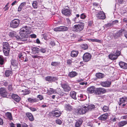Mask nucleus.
Segmentation results:
<instances>
[{
  "label": "nucleus",
  "mask_w": 127,
  "mask_h": 127,
  "mask_svg": "<svg viewBox=\"0 0 127 127\" xmlns=\"http://www.w3.org/2000/svg\"><path fill=\"white\" fill-rule=\"evenodd\" d=\"M31 28L27 26L23 27L20 30V36L16 35L15 36L18 40L22 41H26L27 39L28 34L31 33Z\"/></svg>",
  "instance_id": "f257e3e1"
},
{
  "label": "nucleus",
  "mask_w": 127,
  "mask_h": 127,
  "mask_svg": "<svg viewBox=\"0 0 127 127\" xmlns=\"http://www.w3.org/2000/svg\"><path fill=\"white\" fill-rule=\"evenodd\" d=\"M86 107L84 105L82 106H79L76 110L75 114L77 115H83L85 114L87 112V110L86 109Z\"/></svg>",
  "instance_id": "f03ea898"
},
{
  "label": "nucleus",
  "mask_w": 127,
  "mask_h": 127,
  "mask_svg": "<svg viewBox=\"0 0 127 127\" xmlns=\"http://www.w3.org/2000/svg\"><path fill=\"white\" fill-rule=\"evenodd\" d=\"M84 28V24L83 23L74 25L73 27L74 31L76 32H79L82 30Z\"/></svg>",
  "instance_id": "7ed1b4c3"
},
{
  "label": "nucleus",
  "mask_w": 127,
  "mask_h": 127,
  "mask_svg": "<svg viewBox=\"0 0 127 127\" xmlns=\"http://www.w3.org/2000/svg\"><path fill=\"white\" fill-rule=\"evenodd\" d=\"M20 23V20L17 19H15L12 20L10 22V26L11 27L16 28L19 26Z\"/></svg>",
  "instance_id": "20e7f679"
},
{
  "label": "nucleus",
  "mask_w": 127,
  "mask_h": 127,
  "mask_svg": "<svg viewBox=\"0 0 127 127\" xmlns=\"http://www.w3.org/2000/svg\"><path fill=\"white\" fill-rule=\"evenodd\" d=\"M120 52L119 51H117L115 53L110 54L109 55V58L112 60H115L120 55Z\"/></svg>",
  "instance_id": "39448f33"
},
{
  "label": "nucleus",
  "mask_w": 127,
  "mask_h": 127,
  "mask_svg": "<svg viewBox=\"0 0 127 127\" xmlns=\"http://www.w3.org/2000/svg\"><path fill=\"white\" fill-rule=\"evenodd\" d=\"M91 55L89 53H85L83 55V58L84 62H87L91 59Z\"/></svg>",
  "instance_id": "423d86ee"
},
{
  "label": "nucleus",
  "mask_w": 127,
  "mask_h": 127,
  "mask_svg": "<svg viewBox=\"0 0 127 127\" xmlns=\"http://www.w3.org/2000/svg\"><path fill=\"white\" fill-rule=\"evenodd\" d=\"M106 92L105 90L103 88H97L95 89V93L96 95H100L105 93Z\"/></svg>",
  "instance_id": "0eeeda50"
},
{
  "label": "nucleus",
  "mask_w": 127,
  "mask_h": 127,
  "mask_svg": "<svg viewBox=\"0 0 127 127\" xmlns=\"http://www.w3.org/2000/svg\"><path fill=\"white\" fill-rule=\"evenodd\" d=\"M0 95L3 97H6L7 95V92L5 88H0Z\"/></svg>",
  "instance_id": "6e6552de"
},
{
  "label": "nucleus",
  "mask_w": 127,
  "mask_h": 127,
  "mask_svg": "<svg viewBox=\"0 0 127 127\" xmlns=\"http://www.w3.org/2000/svg\"><path fill=\"white\" fill-rule=\"evenodd\" d=\"M96 16L99 19H104L105 18V15L103 11L98 12L96 14Z\"/></svg>",
  "instance_id": "1a4fd4ad"
},
{
  "label": "nucleus",
  "mask_w": 127,
  "mask_h": 127,
  "mask_svg": "<svg viewBox=\"0 0 127 127\" xmlns=\"http://www.w3.org/2000/svg\"><path fill=\"white\" fill-rule=\"evenodd\" d=\"M62 13L65 16L69 15L71 13V11L69 9L68 7H67V8H64L62 10Z\"/></svg>",
  "instance_id": "9d476101"
},
{
  "label": "nucleus",
  "mask_w": 127,
  "mask_h": 127,
  "mask_svg": "<svg viewBox=\"0 0 127 127\" xmlns=\"http://www.w3.org/2000/svg\"><path fill=\"white\" fill-rule=\"evenodd\" d=\"M86 107V109L87 110V112L89 111H91L94 109L95 106L94 105L90 104L89 105L86 104L84 105Z\"/></svg>",
  "instance_id": "9b49d317"
},
{
  "label": "nucleus",
  "mask_w": 127,
  "mask_h": 127,
  "mask_svg": "<svg viewBox=\"0 0 127 127\" xmlns=\"http://www.w3.org/2000/svg\"><path fill=\"white\" fill-rule=\"evenodd\" d=\"M62 87L65 91L68 92L71 90V88L67 84L65 83L61 84Z\"/></svg>",
  "instance_id": "f8f14e48"
},
{
  "label": "nucleus",
  "mask_w": 127,
  "mask_h": 127,
  "mask_svg": "<svg viewBox=\"0 0 127 127\" xmlns=\"http://www.w3.org/2000/svg\"><path fill=\"white\" fill-rule=\"evenodd\" d=\"M111 82L109 81L102 82L100 83V85L102 86L105 87H109L111 84Z\"/></svg>",
  "instance_id": "ddd939ff"
},
{
  "label": "nucleus",
  "mask_w": 127,
  "mask_h": 127,
  "mask_svg": "<svg viewBox=\"0 0 127 127\" xmlns=\"http://www.w3.org/2000/svg\"><path fill=\"white\" fill-rule=\"evenodd\" d=\"M108 113H105L101 115L99 118V120L101 121L106 120L108 117Z\"/></svg>",
  "instance_id": "4468645a"
},
{
  "label": "nucleus",
  "mask_w": 127,
  "mask_h": 127,
  "mask_svg": "<svg viewBox=\"0 0 127 127\" xmlns=\"http://www.w3.org/2000/svg\"><path fill=\"white\" fill-rule=\"evenodd\" d=\"M45 79L46 81L49 82L54 81L57 79L55 77H52L50 76L46 77Z\"/></svg>",
  "instance_id": "2eb2a0df"
},
{
  "label": "nucleus",
  "mask_w": 127,
  "mask_h": 127,
  "mask_svg": "<svg viewBox=\"0 0 127 127\" xmlns=\"http://www.w3.org/2000/svg\"><path fill=\"white\" fill-rule=\"evenodd\" d=\"M51 113L53 114V116L54 115L57 117H59L61 116L60 112L58 110L53 111Z\"/></svg>",
  "instance_id": "dca6fc26"
},
{
  "label": "nucleus",
  "mask_w": 127,
  "mask_h": 127,
  "mask_svg": "<svg viewBox=\"0 0 127 127\" xmlns=\"http://www.w3.org/2000/svg\"><path fill=\"white\" fill-rule=\"evenodd\" d=\"M56 93V90L50 88L49 89L47 90V94L48 95H50L53 94H55Z\"/></svg>",
  "instance_id": "f3484780"
},
{
  "label": "nucleus",
  "mask_w": 127,
  "mask_h": 127,
  "mask_svg": "<svg viewBox=\"0 0 127 127\" xmlns=\"http://www.w3.org/2000/svg\"><path fill=\"white\" fill-rule=\"evenodd\" d=\"M65 109L67 111H70L72 109V107L69 104H66L65 105Z\"/></svg>",
  "instance_id": "a211bd4d"
},
{
  "label": "nucleus",
  "mask_w": 127,
  "mask_h": 127,
  "mask_svg": "<svg viewBox=\"0 0 127 127\" xmlns=\"http://www.w3.org/2000/svg\"><path fill=\"white\" fill-rule=\"evenodd\" d=\"M12 98L17 102H19L20 99V97L17 95L13 94L12 95Z\"/></svg>",
  "instance_id": "6ab92c4d"
},
{
  "label": "nucleus",
  "mask_w": 127,
  "mask_h": 127,
  "mask_svg": "<svg viewBox=\"0 0 127 127\" xmlns=\"http://www.w3.org/2000/svg\"><path fill=\"white\" fill-rule=\"evenodd\" d=\"M119 65L121 68L123 69L127 68V64L124 62H119Z\"/></svg>",
  "instance_id": "aec40b11"
},
{
  "label": "nucleus",
  "mask_w": 127,
  "mask_h": 127,
  "mask_svg": "<svg viewBox=\"0 0 127 127\" xmlns=\"http://www.w3.org/2000/svg\"><path fill=\"white\" fill-rule=\"evenodd\" d=\"M29 120L31 121H33L34 120L32 114L30 112H27L26 114Z\"/></svg>",
  "instance_id": "412c9836"
},
{
  "label": "nucleus",
  "mask_w": 127,
  "mask_h": 127,
  "mask_svg": "<svg viewBox=\"0 0 127 127\" xmlns=\"http://www.w3.org/2000/svg\"><path fill=\"white\" fill-rule=\"evenodd\" d=\"M120 103L119 104L121 105L122 104L127 102V97L124 96L120 99Z\"/></svg>",
  "instance_id": "4be33fe9"
},
{
  "label": "nucleus",
  "mask_w": 127,
  "mask_h": 127,
  "mask_svg": "<svg viewBox=\"0 0 127 127\" xmlns=\"http://www.w3.org/2000/svg\"><path fill=\"white\" fill-rule=\"evenodd\" d=\"M31 49L33 53L34 54L38 53L40 51L39 49L35 47H32Z\"/></svg>",
  "instance_id": "5701e85b"
},
{
  "label": "nucleus",
  "mask_w": 127,
  "mask_h": 127,
  "mask_svg": "<svg viewBox=\"0 0 127 127\" xmlns=\"http://www.w3.org/2000/svg\"><path fill=\"white\" fill-rule=\"evenodd\" d=\"M3 49H9V45L7 42H3Z\"/></svg>",
  "instance_id": "b1692460"
},
{
  "label": "nucleus",
  "mask_w": 127,
  "mask_h": 127,
  "mask_svg": "<svg viewBox=\"0 0 127 127\" xmlns=\"http://www.w3.org/2000/svg\"><path fill=\"white\" fill-rule=\"evenodd\" d=\"M76 92L73 91H71L70 93V96H71L72 98L75 100L76 99Z\"/></svg>",
  "instance_id": "393cba45"
},
{
  "label": "nucleus",
  "mask_w": 127,
  "mask_h": 127,
  "mask_svg": "<svg viewBox=\"0 0 127 127\" xmlns=\"http://www.w3.org/2000/svg\"><path fill=\"white\" fill-rule=\"evenodd\" d=\"M26 2L22 3L18 7V11L19 12L21 11L22 9L23 8L24 6L26 5Z\"/></svg>",
  "instance_id": "a878e982"
},
{
  "label": "nucleus",
  "mask_w": 127,
  "mask_h": 127,
  "mask_svg": "<svg viewBox=\"0 0 127 127\" xmlns=\"http://www.w3.org/2000/svg\"><path fill=\"white\" fill-rule=\"evenodd\" d=\"M78 54V52L77 51L73 50L71 52V56L73 57H76Z\"/></svg>",
  "instance_id": "bb28decb"
},
{
  "label": "nucleus",
  "mask_w": 127,
  "mask_h": 127,
  "mask_svg": "<svg viewBox=\"0 0 127 127\" xmlns=\"http://www.w3.org/2000/svg\"><path fill=\"white\" fill-rule=\"evenodd\" d=\"M95 89L94 86H92L88 88V91L89 93H92L95 92Z\"/></svg>",
  "instance_id": "cd10ccee"
},
{
  "label": "nucleus",
  "mask_w": 127,
  "mask_h": 127,
  "mask_svg": "<svg viewBox=\"0 0 127 127\" xmlns=\"http://www.w3.org/2000/svg\"><path fill=\"white\" fill-rule=\"evenodd\" d=\"M78 73L74 71L71 72L68 74L69 76L71 77H74L77 75Z\"/></svg>",
  "instance_id": "c85d7f7f"
},
{
  "label": "nucleus",
  "mask_w": 127,
  "mask_h": 127,
  "mask_svg": "<svg viewBox=\"0 0 127 127\" xmlns=\"http://www.w3.org/2000/svg\"><path fill=\"white\" fill-rule=\"evenodd\" d=\"M5 116L6 117L10 120H12L11 114L9 112H7L5 113Z\"/></svg>",
  "instance_id": "c756f323"
},
{
  "label": "nucleus",
  "mask_w": 127,
  "mask_h": 127,
  "mask_svg": "<svg viewBox=\"0 0 127 127\" xmlns=\"http://www.w3.org/2000/svg\"><path fill=\"white\" fill-rule=\"evenodd\" d=\"M28 100V101L31 103L35 102L37 101L36 98H29Z\"/></svg>",
  "instance_id": "7c9ffc66"
},
{
  "label": "nucleus",
  "mask_w": 127,
  "mask_h": 127,
  "mask_svg": "<svg viewBox=\"0 0 127 127\" xmlns=\"http://www.w3.org/2000/svg\"><path fill=\"white\" fill-rule=\"evenodd\" d=\"M127 124V121H121L119 123V126L121 127Z\"/></svg>",
  "instance_id": "2f4dec72"
},
{
  "label": "nucleus",
  "mask_w": 127,
  "mask_h": 127,
  "mask_svg": "<svg viewBox=\"0 0 127 127\" xmlns=\"http://www.w3.org/2000/svg\"><path fill=\"white\" fill-rule=\"evenodd\" d=\"M82 122L80 120L77 121L75 124V127H79L82 124Z\"/></svg>",
  "instance_id": "473e14b6"
},
{
  "label": "nucleus",
  "mask_w": 127,
  "mask_h": 127,
  "mask_svg": "<svg viewBox=\"0 0 127 127\" xmlns=\"http://www.w3.org/2000/svg\"><path fill=\"white\" fill-rule=\"evenodd\" d=\"M3 50L4 55L6 56H8L9 54L10 49H3Z\"/></svg>",
  "instance_id": "72a5a7b5"
},
{
  "label": "nucleus",
  "mask_w": 127,
  "mask_h": 127,
  "mask_svg": "<svg viewBox=\"0 0 127 127\" xmlns=\"http://www.w3.org/2000/svg\"><path fill=\"white\" fill-rule=\"evenodd\" d=\"M96 77L98 78H102L104 77V75L100 73H96Z\"/></svg>",
  "instance_id": "f704fd0d"
},
{
  "label": "nucleus",
  "mask_w": 127,
  "mask_h": 127,
  "mask_svg": "<svg viewBox=\"0 0 127 127\" xmlns=\"http://www.w3.org/2000/svg\"><path fill=\"white\" fill-rule=\"evenodd\" d=\"M94 5L95 6V10L97 11L98 10H100L101 9V7H100L99 5H98V4L96 3H94Z\"/></svg>",
  "instance_id": "c9c22d12"
},
{
  "label": "nucleus",
  "mask_w": 127,
  "mask_h": 127,
  "mask_svg": "<svg viewBox=\"0 0 127 127\" xmlns=\"http://www.w3.org/2000/svg\"><path fill=\"white\" fill-rule=\"evenodd\" d=\"M65 25L68 26L69 25L71 24L70 21L68 18H66L65 20Z\"/></svg>",
  "instance_id": "e433bc0d"
},
{
  "label": "nucleus",
  "mask_w": 127,
  "mask_h": 127,
  "mask_svg": "<svg viewBox=\"0 0 127 127\" xmlns=\"http://www.w3.org/2000/svg\"><path fill=\"white\" fill-rule=\"evenodd\" d=\"M5 75L6 77H8L9 75H10L12 74V72L11 70H8L5 71Z\"/></svg>",
  "instance_id": "4c0bfd02"
},
{
  "label": "nucleus",
  "mask_w": 127,
  "mask_h": 127,
  "mask_svg": "<svg viewBox=\"0 0 127 127\" xmlns=\"http://www.w3.org/2000/svg\"><path fill=\"white\" fill-rule=\"evenodd\" d=\"M32 6L34 8H37L38 7V3L36 1H33L32 3Z\"/></svg>",
  "instance_id": "58836bf2"
},
{
  "label": "nucleus",
  "mask_w": 127,
  "mask_h": 127,
  "mask_svg": "<svg viewBox=\"0 0 127 127\" xmlns=\"http://www.w3.org/2000/svg\"><path fill=\"white\" fill-rule=\"evenodd\" d=\"M102 110L104 112H105L109 111V107L106 105L104 106H103L102 108Z\"/></svg>",
  "instance_id": "ea45409f"
},
{
  "label": "nucleus",
  "mask_w": 127,
  "mask_h": 127,
  "mask_svg": "<svg viewBox=\"0 0 127 127\" xmlns=\"http://www.w3.org/2000/svg\"><path fill=\"white\" fill-rule=\"evenodd\" d=\"M11 64L14 66H17L18 64V62L16 60H13L11 62Z\"/></svg>",
  "instance_id": "a19ab883"
},
{
  "label": "nucleus",
  "mask_w": 127,
  "mask_h": 127,
  "mask_svg": "<svg viewBox=\"0 0 127 127\" xmlns=\"http://www.w3.org/2000/svg\"><path fill=\"white\" fill-rule=\"evenodd\" d=\"M89 41L92 42H96L99 43H101V41L100 40L97 39H89Z\"/></svg>",
  "instance_id": "79ce46f5"
},
{
  "label": "nucleus",
  "mask_w": 127,
  "mask_h": 127,
  "mask_svg": "<svg viewBox=\"0 0 127 127\" xmlns=\"http://www.w3.org/2000/svg\"><path fill=\"white\" fill-rule=\"evenodd\" d=\"M60 27L61 31H66L68 29V28L65 26H61Z\"/></svg>",
  "instance_id": "37998d69"
},
{
  "label": "nucleus",
  "mask_w": 127,
  "mask_h": 127,
  "mask_svg": "<svg viewBox=\"0 0 127 127\" xmlns=\"http://www.w3.org/2000/svg\"><path fill=\"white\" fill-rule=\"evenodd\" d=\"M22 91L23 92V94L25 95L28 94L30 93V91L27 89L22 90Z\"/></svg>",
  "instance_id": "c03bdc74"
},
{
  "label": "nucleus",
  "mask_w": 127,
  "mask_h": 127,
  "mask_svg": "<svg viewBox=\"0 0 127 127\" xmlns=\"http://www.w3.org/2000/svg\"><path fill=\"white\" fill-rule=\"evenodd\" d=\"M16 34V33H14L13 32H9V35L10 37H13L15 36Z\"/></svg>",
  "instance_id": "a18cd8bd"
},
{
  "label": "nucleus",
  "mask_w": 127,
  "mask_h": 127,
  "mask_svg": "<svg viewBox=\"0 0 127 127\" xmlns=\"http://www.w3.org/2000/svg\"><path fill=\"white\" fill-rule=\"evenodd\" d=\"M4 59L3 57L0 55V64L2 65L4 64Z\"/></svg>",
  "instance_id": "49530a36"
},
{
  "label": "nucleus",
  "mask_w": 127,
  "mask_h": 127,
  "mask_svg": "<svg viewBox=\"0 0 127 127\" xmlns=\"http://www.w3.org/2000/svg\"><path fill=\"white\" fill-rule=\"evenodd\" d=\"M80 97L81 99L82 100H85L86 98V96L85 95L81 94L79 96Z\"/></svg>",
  "instance_id": "de8ad7c7"
},
{
  "label": "nucleus",
  "mask_w": 127,
  "mask_h": 127,
  "mask_svg": "<svg viewBox=\"0 0 127 127\" xmlns=\"http://www.w3.org/2000/svg\"><path fill=\"white\" fill-rule=\"evenodd\" d=\"M88 45L86 44H84L82 46V48L84 50H86L88 49Z\"/></svg>",
  "instance_id": "09e8293b"
},
{
  "label": "nucleus",
  "mask_w": 127,
  "mask_h": 127,
  "mask_svg": "<svg viewBox=\"0 0 127 127\" xmlns=\"http://www.w3.org/2000/svg\"><path fill=\"white\" fill-rule=\"evenodd\" d=\"M59 64V63L58 62H52L51 63V65L54 66H57Z\"/></svg>",
  "instance_id": "8fccbe9b"
},
{
  "label": "nucleus",
  "mask_w": 127,
  "mask_h": 127,
  "mask_svg": "<svg viewBox=\"0 0 127 127\" xmlns=\"http://www.w3.org/2000/svg\"><path fill=\"white\" fill-rule=\"evenodd\" d=\"M54 30L55 31H61V27H59L55 28L54 29Z\"/></svg>",
  "instance_id": "3c124183"
},
{
  "label": "nucleus",
  "mask_w": 127,
  "mask_h": 127,
  "mask_svg": "<svg viewBox=\"0 0 127 127\" xmlns=\"http://www.w3.org/2000/svg\"><path fill=\"white\" fill-rule=\"evenodd\" d=\"M121 35V34L118 31L116 33H115V35H114L115 37L116 38H117L118 37H120Z\"/></svg>",
  "instance_id": "603ef678"
},
{
  "label": "nucleus",
  "mask_w": 127,
  "mask_h": 127,
  "mask_svg": "<svg viewBox=\"0 0 127 127\" xmlns=\"http://www.w3.org/2000/svg\"><path fill=\"white\" fill-rule=\"evenodd\" d=\"M86 16L84 13L81 14L80 16L81 19H83L86 18Z\"/></svg>",
  "instance_id": "864d4df0"
},
{
  "label": "nucleus",
  "mask_w": 127,
  "mask_h": 127,
  "mask_svg": "<svg viewBox=\"0 0 127 127\" xmlns=\"http://www.w3.org/2000/svg\"><path fill=\"white\" fill-rule=\"evenodd\" d=\"M56 123L58 124L61 125L62 123V121L60 119H58L56 120Z\"/></svg>",
  "instance_id": "5fc2aeb1"
},
{
  "label": "nucleus",
  "mask_w": 127,
  "mask_h": 127,
  "mask_svg": "<svg viewBox=\"0 0 127 127\" xmlns=\"http://www.w3.org/2000/svg\"><path fill=\"white\" fill-rule=\"evenodd\" d=\"M9 4V3H7V4L5 6L4 8V9L5 11H6L9 8V7L8 6V5Z\"/></svg>",
  "instance_id": "6e6d98bb"
},
{
  "label": "nucleus",
  "mask_w": 127,
  "mask_h": 127,
  "mask_svg": "<svg viewBox=\"0 0 127 127\" xmlns=\"http://www.w3.org/2000/svg\"><path fill=\"white\" fill-rule=\"evenodd\" d=\"M18 57L20 59H21V60H20V61L21 62L22 61V58H23V57L22 55L21 54H19L18 55Z\"/></svg>",
  "instance_id": "4d7b16f0"
},
{
  "label": "nucleus",
  "mask_w": 127,
  "mask_h": 127,
  "mask_svg": "<svg viewBox=\"0 0 127 127\" xmlns=\"http://www.w3.org/2000/svg\"><path fill=\"white\" fill-rule=\"evenodd\" d=\"M73 20L75 23H78L80 20H79L78 18H76L75 17L74 19H73Z\"/></svg>",
  "instance_id": "13d9d810"
},
{
  "label": "nucleus",
  "mask_w": 127,
  "mask_h": 127,
  "mask_svg": "<svg viewBox=\"0 0 127 127\" xmlns=\"http://www.w3.org/2000/svg\"><path fill=\"white\" fill-rule=\"evenodd\" d=\"M118 32L122 35L125 32V30L124 29H122L120 30Z\"/></svg>",
  "instance_id": "bf43d9fd"
},
{
  "label": "nucleus",
  "mask_w": 127,
  "mask_h": 127,
  "mask_svg": "<svg viewBox=\"0 0 127 127\" xmlns=\"http://www.w3.org/2000/svg\"><path fill=\"white\" fill-rule=\"evenodd\" d=\"M40 51L41 52L44 53L46 52V50L45 48H41L40 49Z\"/></svg>",
  "instance_id": "052dcab7"
},
{
  "label": "nucleus",
  "mask_w": 127,
  "mask_h": 127,
  "mask_svg": "<svg viewBox=\"0 0 127 127\" xmlns=\"http://www.w3.org/2000/svg\"><path fill=\"white\" fill-rule=\"evenodd\" d=\"M37 98H38L40 100H42L43 98V96L40 95H37Z\"/></svg>",
  "instance_id": "680f3d73"
},
{
  "label": "nucleus",
  "mask_w": 127,
  "mask_h": 127,
  "mask_svg": "<svg viewBox=\"0 0 127 127\" xmlns=\"http://www.w3.org/2000/svg\"><path fill=\"white\" fill-rule=\"evenodd\" d=\"M12 85H10L8 86V89L9 91H11L12 90Z\"/></svg>",
  "instance_id": "e2e57ef3"
},
{
  "label": "nucleus",
  "mask_w": 127,
  "mask_h": 127,
  "mask_svg": "<svg viewBox=\"0 0 127 127\" xmlns=\"http://www.w3.org/2000/svg\"><path fill=\"white\" fill-rule=\"evenodd\" d=\"M111 24L110 23L108 24H107L105 25L104 26V27L106 28H108L109 27L111 26Z\"/></svg>",
  "instance_id": "0e129e2a"
},
{
  "label": "nucleus",
  "mask_w": 127,
  "mask_h": 127,
  "mask_svg": "<svg viewBox=\"0 0 127 127\" xmlns=\"http://www.w3.org/2000/svg\"><path fill=\"white\" fill-rule=\"evenodd\" d=\"M22 127H28V126L26 123H24L22 124Z\"/></svg>",
  "instance_id": "69168bd1"
},
{
  "label": "nucleus",
  "mask_w": 127,
  "mask_h": 127,
  "mask_svg": "<svg viewBox=\"0 0 127 127\" xmlns=\"http://www.w3.org/2000/svg\"><path fill=\"white\" fill-rule=\"evenodd\" d=\"M72 62L71 60H67V63L69 65H70L71 64V63Z\"/></svg>",
  "instance_id": "338daca9"
},
{
  "label": "nucleus",
  "mask_w": 127,
  "mask_h": 127,
  "mask_svg": "<svg viewBox=\"0 0 127 127\" xmlns=\"http://www.w3.org/2000/svg\"><path fill=\"white\" fill-rule=\"evenodd\" d=\"M30 110L32 111H35L36 110V108L33 107H30L29 108Z\"/></svg>",
  "instance_id": "774afa93"
}]
</instances>
